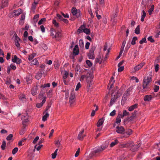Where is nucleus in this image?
I'll list each match as a JSON object with an SVG mask.
<instances>
[{"label":"nucleus","instance_id":"f257e3e1","mask_svg":"<svg viewBox=\"0 0 160 160\" xmlns=\"http://www.w3.org/2000/svg\"><path fill=\"white\" fill-rule=\"evenodd\" d=\"M86 78L87 82L88 83V86L89 87H90V84L93 81V78L92 74L90 73H87V75H82L81 76L80 79L81 81H83V80Z\"/></svg>","mask_w":160,"mask_h":160},{"label":"nucleus","instance_id":"f03ea898","mask_svg":"<svg viewBox=\"0 0 160 160\" xmlns=\"http://www.w3.org/2000/svg\"><path fill=\"white\" fill-rule=\"evenodd\" d=\"M118 92V90H116L114 92H112L109 104L110 106H112L116 101L118 98V96L117 95Z\"/></svg>","mask_w":160,"mask_h":160},{"label":"nucleus","instance_id":"7ed1b4c3","mask_svg":"<svg viewBox=\"0 0 160 160\" xmlns=\"http://www.w3.org/2000/svg\"><path fill=\"white\" fill-rule=\"evenodd\" d=\"M129 146L131 147V150L133 152L136 151L138 148H139V147L138 145H134V143L132 142H130L126 144H123L122 145V146L123 147H127Z\"/></svg>","mask_w":160,"mask_h":160},{"label":"nucleus","instance_id":"20e7f679","mask_svg":"<svg viewBox=\"0 0 160 160\" xmlns=\"http://www.w3.org/2000/svg\"><path fill=\"white\" fill-rule=\"evenodd\" d=\"M96 49L95 46H92L88 54L89 59H93L95 58L94 52Z\"/></svg>","mask_w":160,"mask_h":160},{"label":"nucleus","instance_id":"39448f33","mask_svg":"<svg viewBox=\"0 0 160 160\" xmlns=\"http://www.w3.org/2000/svg\"><path fill=\"white\" fill-rule=\"evenodd\" d=\"M75 95L73 92L71 93L69 98V102L70 104V106L72 107L73 106L75 103Z\"/></svg>","mask_w":160,"mask_h":160},{"label":"nucleus","instance_id":"423d86ee","mask_svg":"<svg viewBox=\"0 0 160 160\" xmlns=\"http://www.w3.org/2000/svg\"><path fill=\"white\" fill-rule=\"evenodd\" d=\"M151 81V75L150 74H147L145 77L144 78L143 80V83L146 84H149V83H150Z\"/></svg>","mask_w":160,"mask_h":160},{"label":"nucleus","instance_id":"0eeeda50","mask_svg":"<svg viewBox=\"0 0 160 160\" xmlns=\"http://www.w3.org/2000/svg\"><path fill=\"white\" fill-rule=\"evenodd\" d=\"M84 129H82L79 133L78 138L80 140H82L86 136L85 134L84 133Z\"/></svg>","mask_w":160,"mask_h":160},{"label":"nucleus","instance_id":"6e6552de","mask_svg":"<svg viewBox=\"0 0 160 160\" xmlns=\"http://www.w3.org/2000/svg\"><path fill=\"white\" fill-rule=\"evenodd\" d=\"M145 65L144 62H142L137 65L134 68V71L135 72L138 71L140 70Z\"/></svg>","mask_w":160,"mask_h":160},{"label":"nucleus","instance_id":"1a4fd4ad","mask_svg":"<svg viewBox=\"0 0 160 160\" xmlns=\"http://www.w3.org/2000/svg\"><path fill=\"white\" fill-rule=\"evenodd\" d=\"M8 0H2L1 5L0 7V9L8 6Z\"/></svg>","mask_w":160,"mask_h":160},{"label":"nucleus","instance_id":"9d476101","mask_svg":"<svg viewBox=\"0 0 160 160\" xmlns=\"http://www.w3.org/2000/svg\"><path fill=\"white\" fill-rule=\"evenodd\" d=\"M38 85L37 84L36 85L33 87L31 90V92L32 95L33 96L36 95L37 93V91L38 89Z\"/></svg>","mask_w":160,"mask_h":160},{"label":"nucleus","instance_id":"9b49d317","mask_svg":"<svg viewBox=\"0 0 160 160\" xmlns=\"http://www.w3.org/2000/svg\"><path fill=\"white\" fill-rule=\"evenodd\" d=\"M148 84L143 83V89L141 90V92L143 93L149 90L150 89V88L148 86Z\"/></svg>","mask_w":160,"mask_h":160},{"label":"nucleus","instance_id":"f8f14e48","mask_svg":"<svg viewBox=\"0 0 160 160\" xmlns=\"http://www.w3.org/2000/svg\"><path fill=\"white\" fill-rule=\"evenodd\" d=\"M116 132L120 134H124V132L125 131V129L123 127H118V126L116 127Z\"/></svg>","mask_w":160,"mask_h":160},{"label":"nucleus","instance_id":"ddd939ff","mask_svg":"<svg viewBox=\"0 0 160 160\" xmlns=\"http://www.w3.org/2000/svg\"><path fill=\"white\" fill-rule=\"evenodd\" d=\"M132 133V130L129 129H127L126 130L125 133H124L125 134V135L123 136V137L128 138Z\"/></svg>","mask_w":160,"mask_h":160},{"label":"nucleus","instance_id":"4468645a","mask_svg":"<svg viewBox=\"0 0 160 160\" xmlns=\"http://www.w3.org/2000/svg\"><path fill=\"white\" fill-rule=\"evenodd\" d=\"M115 82L114 78L113 77H111L109 82L108 85V88L110 87L109 89L111 88L112 87V86Z\"/></svg>","mask_w":160,"mask_h":160},{"label":"nucleus","instance_id":"2eb2a0df","mask_svg":"<svg viewBox=\"0 0 160 160\" xmlns=\"http://www.w3.org/2000/svg\"><path fill=\"white\" fill-rule=\"evenodd\" d=\"M28 116L27 114L26 113L22 115L21 117V119L23 123L24 122H27L28 121Z\"/></svg>","mask_w":160,"mask_h":160},{"label":"nucleus","instance_id":"dca6fc26","mask_svg":"<svg viewBox=\"0 0 160 160\" xmlns=\"http://www.w3.org/2000/svg\"><path fill=\"white\" fill-rule=\"evenodd\" d=\"M73 53L75 55H77L78 54L79 49L78 45H76L75 46L73 49Z\"/></svg>","mask_w":160,"mask_h":160},{"label":"nucleus","instance_id":"f3484780","mask_svg":"<svg viewBox=\"0 0 160 160\" xmlns=\"http://www.w3.org/2000/svg\"><path fill=\"white\" fill-rule=\"evenodd\" d=\"M152 98V96L151 95H146L144 97L143 99L145 101L148 102L151 100Z\"/></svg>","mask_w":160,"mask_h":160},{"label":"nucleus","instance_id":"a211bd4d","mask_svg":"<svg viewBox=\"0 0 160 160\" xmlns=\"http://www.w3.org/2000/svg\"><path fill=\"white\" fill-rule=\"evenodd\" d=\"M133 87H130L128 88L125 93L128 95L129 96L132 92V90Z\"/></svg>","mask_w":160,"mask_h":160},{"label":"nucleus","instance_id":"6ab92c4d","mask_svg":"<svg viewBox=\"0 0 160 160\" xmlns=\"http://www.w3.org/2000/svg\"><path fill=\"white\" fill-rule=\"evenodd\" d=\"M138 107V104H135L130 106L128 108V111L131 112L133 110L137 108Z\"/></svg>","mask_w":160,"mask_h":160},{"label":"nucleus","instance_id":"aec40b11","mask_svg":"<svg viewBox=\"0 0 160 160\" xmlns=\"http://www.w3.org/2000/svg\"><path fill=\"white\" fill-rule=\"evenodd\" d=\"M104 122V120L103 118H102L98 120L97 123V125L98 127H99L102 125Z\"/></svg>","mask_w":160,"mask_h":160},{"label":"nucleus","instance_id":"412c9836","mask_svg":"<svg viewBox=\"0 0 160 160\" xmlns=\"http://www.w3.org/2000/svg\"><path fill=\"white\" fill-rule=\"evenodd\" d=\"M62 35L60 31H55L54 38H60L62 37Z\"/></svg>","mask_w":160,"mask_h":160},{"label":"nucleus","instance_id":"4be33fe9","mask_svg":"<svg viewBox=\"0 0 160 160\" xmlns=\"http://www.w3.org/2000/svg\"><path fill=\"white\" fill-rule=\"evenodd\" d=\"M121 112H119L117 116V117L116 118V123H119L121 122V120L120 118H121Z\"/></svg>","mask_w":160,"mask_h":160},{"label":"nucleus","instance_id":"5701e85b","mask_svg":"<svg viewBox=\"0 0 160 160\" xmlns=\"http://www.w3.org/2000/svg\"><path fill=\"white\" fill-rule=\"evenodd\" d=\"M32 79V76L31 75H28L26 78V81L28 83H30Z\"/></svg>","mask_w":160,"mask_h":160},{"label":"nucleus","instance_id":"b1692460","mask_svg":"<svg viewBox=\"0 0 160 160\" xmlns=\"http://www.w3.org/2000/svg\"><path fill=\"white\" fill-rule=\"evenodd\" d=\"M129 115V113L127 112L126 110H124L123 111L122 114V113H121V118H123L124 117Z\"/></svg>","mask_w":160,"mask_h":160},{"label":"nucleus","instance_id":"393cba45","mask_svg":"<svg viewBox=\"0 0 160 160\" xmlns=\"http://www.w3.org/2000/svg\"><path fill=\"white\" fill-rule=\"evenodd\" d=\"M23 125L22 128L19 132V133L20 135H22L23 134L26 130V126L24 125L23 123Z\"/></svg>","mask_w":160,"mask_h":160},{"label":"nucleus","instance_id":"a878e982","mask_svg":"<svg viewBox=\"0 0 160 160\" xmlns=\"http://www.w3.org/2000/svg\"><path fill=\"white\" fill-rule=\"evenodd\" d=\"M85 28V26L84 25L81 26L78 29L77 32L78 33H80L83 32V28Z\"/></svg>","mask_w":160,"mask_h":160},{"label":"nucleus","instance_id":"bb28decb","mask_svg":"<svg viewBox=\"0 0 160 160\" xmlns=\"http://www.w3.org/2000/svg\"><path fill=\"white\" fill-rule=\"evenodd\" d=\"M36 54L35 53H33L31 54L28 55V59L29 61H31L33 58L35 57Z\"/></svg>","mask_w":160,"mask_h":160},{"label":"nucleus","instance_id":"cd10ccee","mask_svg":"<svg viewBox=\"0 0 160 160\" xmlns=\"http://www.w3.org/2000/svg\"><path fill=\"white\" fill-rule=\"evenodd\" d=\"M22 12V10L21 9H19L17 10H15L14 12L15 15L18 16Z\"/></svg>","mask_w":160,"mask_h":160},{"label":"nucleus","instance_id":"c85d7f7f","mask_svg":"<svg viewBox=\"0 0 160 160\" xmlns=\"http://www.w3.org/2000/svg\"><path fill=\"white\" fill-rule=\"evenodd\" d=\"M154 8V6L153 5L151 6V8L149 9L148 12L149 14L151 15L152 13V12L153 11Z\"/></svg>","mask_w":160,"mask_h":160},{"label":"nucleus","instance_id":"c756f323","mask_svg":"<svg viewBox=\"0 0 160 160\" xmlns=\"http://www.w3.org/2000/svg\"><path fill=\"white\" fill-rule=\"evenodd\" d=\"M135 33L137 34H138L140 33V26L138 25L135 30Z\"/></svg>","mask_w":160,"mask_h":160},{"label":"nucleus","instance_id":"7c9ffc66","mask_svg":"<svg viewBox=\"0 0 160 160\" xmlns=\"http://www.w3.org/2000/svg\"><path fill=\"white\" fill-rule=\"evenodd\" d=\"M50 31L51 32L50 36H52L53 38H54L55 34L53 32H55V29L53 28H51Z\"/></svg>","mask_w":160,"mask_h":160},{"label":"nucleus","instance_id":"2f4dec72","mask_svg":"<svg viewBox=\"0 0 160 160\" xmlns=\"http://www.w3.org/2000/svg\"><path fill=\"white\" fill-rule=\"evenodd\" d=\"M38 3V2L37 1L36 2L35 1H34V2L32 3V9L34 10L35 9L36 6L37 4Z\"/></svg>","mask_w":160,"mask_h":160},{"label":"nucleus","instance_id":"473e14b6","mask_svg":"<svg viewBox=\"0 0 160 160\" xmlns=\"http://www.w3.org/2000/svg\"><path fill=\"white\" fill-rule=\"evenodd\" d=\"M39 62L38 60L36 59H35L32 61V65H38Z\"/></svg>","mask_w":160,"mask_h":160},{"label":"nucleus","instance_id":"72a5a7b5","mask_svg":"<svg viewBox=\"0 0 160 160\" xmlns=\"http://www.w3.org/2000/svg\"><path fill=\"white\" fill-rule=\"evenodd\" d=\"M78 11H77L76 8H72V13L73 15L75 16L76 15Z\"/></svg>","mask_w":160,"mask_h":160},{"label":"nucleus","instance_id":"f704fd0d","mask_svg":"<svg viewBox=\"0 0 160 160\" xmlns=\"http://www.w3.org/2000/svg\"><path fill=\"white\" fill-rule=\"evenodd\" d=\"M58 149H57L52 154V159H54L56 158V156L57 155V153L58 151Z\"/></svg>","mask_w":160,"mask_h":160},{"label":"nucleus","instance_id":"c9c22d12","mask_svg":"<svg viewBox=\"0 0 160 160\" xmlns=\"http://www.w3.org/2000/svg\"><path fill=\"white\" fill-rule=\"evenodd\" d=\"M118 141L116 139L114 142H112L110 144V146L111 147H113L116 144H118Z\"/></svg>","mask_w":160,"mask_h":160},{"label":"nucleus","instance_id":"e433bc0d","mask_svg":"<svg viewBox=\"0 0 160 160\" xmlns=\"http://www.w3.org/2000/svg\"><path fill=\"white\" fill-rule=\"evenodd\" d=\"M142 15L141 20V21L143 22L144 20V18L146 16V13L144 10L142 11Z\"/></svg>","mask_w":160,"mask_h":160},{"label":"nucleus","instance_id":"4c0bfd02","mask_svg":"<svg viewBox=\"0 0 160 160\" xmlns=\"http://www.w3.org/2000/svg\"><path fill=\"white\" fill-rule=\"evenodd\" d=\"M102 148L100 147L96 148L94 151V152L95 153H98L99 152H101L103 151L102 150Z\"/></svg>","mask_w":160,"mask_h":160},{"label":"nucleus","instance_id":"58836bf2","mask_svg":"<svg viewBox=\"0 0 160 160\" xmlns=\"http://www.w3.org/2000/svg\"><path fill=\"white\" fill-rule=\"evenodd\" d=\"M49 114L48 113H46V114L43 116L42 118V120L43 121H45L47 120V118L49 117Z\"/></svg>","mask_w":160,"mask_h":160},{"label":"nucleus","instance_id":"ea45409f","mask_svg":"<svg viewBox=\"0 0 160 160\" xmlns=\"http://www.w3.org/2000/svg\"><path fill=\"white\" fill-rule=\"evenodd\" d=\"M42 76V73H38L35 76V78L39 80L40 79Z\"/></svg>","mask_w":160,"mask_h":160},{"label":"nucleus","instance_id":"a19ab883","mask_svg":"<svg viewBox=\"0 0 160 160\" xmlns=\"http://www.w3.org/2000/svg\"><path fill=\"white\" fill-rule=\"evenodd\" d=\"M46 21V18H42L38 22V25H41L43 24Z\"/></svg>","mask_w":160,"mask_h":160},{"label":"nucleus","instance_id":"79ce46f5","mask_svg":"<svg viewBox=\"0 0 160 160\" xmlns=\"http://www.w3.org/2000/svg\"><path fill=\"white\" fill-rule=\"evenodd\" d=\"M138 39V38L136 37H134L133 38L132 42L131 44L132 45H134L136 44V41Z\"/></svg>","mask_w":160,"mask_h":160},{"label":"nucleus","instance_id":"37998d69","mask_svg":"<svg viewBox=\"0 0 160 160\" xmlns=\"http://www.w3.org/2000/svg\"><path fill=\"white\" fill-rule=\"evenodd\" d=\"M128 97L129 96H128L125 93H124L122 98V101H125Z\"/></svg>","mask_w":160,"mask_h":160},{"label":"nucleus","instance_id":"c03bdc74","mask_svg":"<svg viewBox=\"0 0 160 160\" xmlns=\"http://www.w3.org/2000/svg\"><path fill=\"white\" fill-rule=\"evenodd\" d=\"M19 99L21 101H25L26 100V97L24 94H22L20 96Z\"/></svg>","mask_w":160,"mask_h":160},{"label":"nucleus","instance_id":"a18cd8bd","mask_svg":"<svg viewBox=\"0 0 160 160\" xmlns=\"http://www.w3.org/2000/svg\"><path fill=\"white\" fill-rule=\"evenodd\" d=\"M83 32L87 34H89L90 33V30L89 29L85 28H83Z\"/></svg>","mask_w":160,"mask_h":160},{"label":"nucleus","instance_id":"49530a36","mask_svg":"<svg viewBox=\"0 0 160 160\" xmlns=\"http://www.w3.org/2000/svg\"><path fill=\"white\" fill-rule=\"evenodd\" d=\"M6 142L5 141H3L2 144L1 146V148L2 149V150H4L5 149L6 147Z\"/></svg>","mask_w":160,"mask_h":160},{"label":"nucleus","instance_id":"de8ad7c7","mask_svg":"<svg viewBox=\"0 0 160 160\" xmlns=\"http://www.w3.org/2000/svg\"><path fill=\"white\" fill-rule=\"evenodd\" d=\"M39 17V15L38 14L35 15L33 18V20L34 22H37L38 20V18Z\"/></svg>","mask_w":160,"mask_h":160},{"label":"nucleus","instance_id":"09e8293b","mask_svg":"<svg viewBox=\"0 0 160 160\" xmlns=\"http://www.w3.org/2000/svg\"><path fill=\"white\" fill-rule=\"evenodd\" d=\"M126 43V41L125 40H124V41H123V42L122 43V44L121 47L120 48L121 50H124V48L125 46V45Z\"/></svg>","mask_w":160,"mask_h":160},{"label":"nucleus","instance_id":"8fccbe9b","mask_svg":"<svg viewBox=\"0 0 160 160\" xmlns=\"http://www.w3.org/2000/svg\"><path fill=\"white\" fill-rule=\"evenodd\" d=\"M18 148L16 147L14 148L12 150V154L13 155L15 154L18 152Z\"/></svg>","mask_w":160,"mask_h":160},{"label":"nucleus","instance_id":"3c124183","mask_svg":"<svg viewBox=\"0 0 160 160\" xmlns=\"http://www.w3.org/2000/svg\"><path fill=\"white\" fill-rule=\"evenodd\" d=\"M52 23L56 27H59L58 23L55 20H53Z\"/></svg>","mask_w":160,"mask_h":160},{"label":"nucleus","instance_id":"603ef678","mask_svg":"<svg viewBox=\"0 0 160 160\" xmlns=\"http://www.w3.org/2000/svg\"><path fill=\"white\" fill-rule=\"evenodd\" d=\"M50 86V84L49 83L44 84L43 85H42L41 86V87L45 88L46 87H49Z\"/></svg>","mask_w":160,"mask_h":160},{"label":"nucleus","instance_id":"864d4df0","mask_svg":"<svg viewBox=\"0 0 160 160\" xmlns=\"http://www.w3.org/2000/svg\"><path fill=\"white\" fill-rule=\"evenodd\" d=\"M13 136V135L12 134H10L7 137L6 139L7 140H10L12 138Z\"/></svg>","mask_w":160,"mask_h":160},{"label":"nucleus","instance_id":"5fc2aeb1","mask_svg":"<svg viewBox=\"0 0 160 160\" xmlns=\"http://www.w3.org/2000/svg\"><path fill=\"white\" fill-rule=\"evenodd\" d=\"M81 87V83L80 82H79L78 83L76 88H75V90L76 91H77L78 90V89H79V88Z\"/></svg>","mask_w":160,"mask_h":160},{"label":"nucleus","instance_id":"6e6d98bb","mask_svg":"<svg viewBox=\"0 0 160 160\" xmlns=\"http://www.w3.org/2000/svg\"><path fill=\"white\" fill-rule=\"evenodd\" d=\"M42 146V145H41L38 146V145H36L35 146V148L36 149L37 151H38L41 148Z\"/></svg>","mask_w":160,"mask_h":160},{"label":"nucleus","instance_id":"4d7b16f0","mask_svg":"<svg viewBox=\"0 0 160 160\" xmlns=\"http://www.w3.org/2000/svg\"><path fill=\"white\" fill-rule=\"evenodd\" d=\"M55 145L56 146H57L58 147H59L61 145L60 141L59 140H58V141H55Z\"/></svg>","mask_w":160,"mask_h":160},{"label":"nucleus","instance_id":"13d9d810","mask_svg":"<svg viewBox=\"0 0 160 160\" xmlns=\"http://www.w3.org/2000/svg\"><path fill=\"white\" fill-rule=\"evenodd\" d=\"M20 40V38L16 35L15 36V42H19V41Z\"/></svg>","mask_w":160,"mask_h":160},{"label":"nucleus","instance_id":"bf43d9fd","mask_svg":"<svg viewBox=\"0 0 160 160\" xmlns=\"http://www.w3.org/2000/svg\"><path fill=\"white\" fill-rule=\"evenodd\" d=\"M86 62L87 64L89 67H91L92 66V63L90 60H87L86 61Z\"/></svg>","mask_w":160,"mask_h":160},{"label":"nucleus","instance_id":"052dcab7","mask_svg":"<svg viewBox=\"0 0 160 160\" xmlns=\"http://www.w3.org/2000/svg\"><path fill=\"white\" fill-rule=\"evenodd\" d=\"M79 44L80 47H82L84 45V43L83 40L82 39H81L79 41Z\"/></svg>","mask_w":160,"mask_h":160},{"label":"nucleus","instance_id":"680f3d73","mask_svg":"<svg viewBox=\"0 0 160 160\" xmlns=\"http://www.w3.org/2000/svg\"><path fill=\"white\" fill-rule=\"evenodd\" d=\"M100 4L102 7L104 6L105 2L104 0H99Z\"/></svg>","mask_w":160,"mask_h":160},{"label":"nucleus","instance_id":"e2e57ef3","mask_svg":"<svg viewBox=\"0 0 160 160\" xmlns=\"http://www.w3.org/2000/svg\"><path fill=\"white\" fill-rule=\"evenodd\" d=\"M100 147H101V148H102V151H103L108 147V145L106 144L102 145V146H100Z\"/></svg>","mask_w":160,"mask_h":160},{"label":"nucleus","instance_id":"0e129e2a","mask_svg":"<svg viewBox=\"0 0 160 160\" xmlns=\"http://www.w3.org/2000/svg\"><path fill=\"white\" fill-rule=\"evenodd\" d=\"M148 39L151 42H154V40L153 39L152 36H150L148 38Z\"/></svg>","mask_w":160,"mask_h":160},{"label":"nucleus","instance_id":"69168bd1","mask_svg":"<svg viewBox=\"0 0 160 160\" xmlns=\"http://www.w3.org/2000/svg\"><path fill=\"white\" fill-rule=\"evenodd\" d=\"M18 57H17V56H16V55H15L14 57L12 58V61L14 62V63H15V62L16 61L17 59L18 58Z\"/></svg>","mask_w":160,"mask_h":160},{"label":"nucleus","instance_id":"338daca9","mask_svg":"<svg viewBox=\"0 0 160 160\" xmlns=\"http://www.w3.org/2000/svg\"><path fill=\"white\" fill-rule=\"evenodd\" d=\"M146 38H142L141 40H140L139 42V43L141 44H142L144 42H146Z\"/></svg>","mask_w":160,"mask_h":160},{"label":"nucleus","instance_id":"774afa93","mask_svg":"<svg viewBox=\"0 0 160 160\" xmlns=\"http://www.w3.org/2000/svg\"><path fill=\"white\" fill-rule=\"evenodd\" d=\"M39 139V137H38V136L36 137L35 138H34V140H33L32 142L34 144L36 143L38 141V140Z\"/></svg>","mask_w":160,"mask_h":160}]
</instances>
